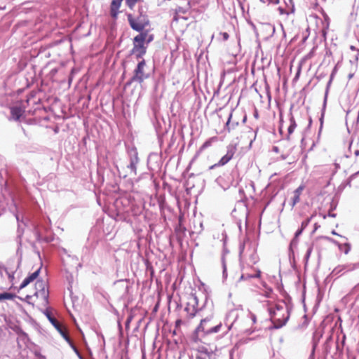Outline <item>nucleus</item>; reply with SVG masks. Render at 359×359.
Segmentation results:
<instances>
[{
    "label": "nucleus",
    "mask_w": 359,
    "mask_h": 359,
    "mask_svg": "<svg viewBox=\"0 0 359 359\" xmlns=\"http://www.w3.org/2000/svg\"><path fill=\"white\" fill-rule=\"evenodd\" d=\"M332 234L339 236L334 230L332 231Z\"/></svg>",
    "instance_id": "09e8293b"
},
{
    "label": "nucleus",
    "mask_w": 359,
    "mask_h": 359,
    "mask_svg": "<svg viewBox=\"0 0 359 359\" xmlns=\"http://www.w3.org/2000/svg\"><path fill=\"white\" fill-rule=\"evenodd\" d=\"M210 144V142L209 141H207L204 143L203 147H206Z\"/></svg>",
    "instance_id": "79ce46f5"
},
{
    "label": "nucleus",
    "mask_w": 359,
    "mask_h": 359,
    "mask_svg": "<svg viewBox=\"0 0 359 359\" xmlns=\"http://www.w3.org/2000/svg\"><path fill=\"white\" fill-rule=\"evenodd\" d=\"M282 158H283V159H285V158H286V156H282Z\"/></svg>",
    "instance_id": "6e6d98bb"
},
{
    "label": "nucleus",
    "mask_w": 359,
    "mask_h": 359,
    "mask_svg": "<svg viewBox=\"0 0 359 359\" xmlns=\"http://www.w3.org/2000/svg\"><path fill=\"white\" fill-rule=\"evenodd\" d=\"M323 115H324V114H323V113H322V114H321V118H320V122H321V125L323 124Z\"/></svg>",
    "instance_id": "49530a36"
},
{
    "label": "nucleus",
    "mask_w": 359,
    "mask_h": 359,
    "mask_svg": "<svg viewBox=\"0 0 359 359\" xmlns=\"http://www.w3.org/2000/svg\"><path fill=\"white\" fill-rule=\"evenodd\" d=\"M255 116L256 118H257V117H258V114H257V112H255Z\"/></svg>",
    "instance_id": "603ef678"
},
{
    "label": "nucleus",
    "mask_w": 359,
    "mask_h": 359,
    "mask_svg": "<svg viewBox=\"0 0 359 359\" xmlns=\"http://www.w3.org/2000/svg\"><path fill=\"white\" fill-rule=\"evenodd\" d=\"M299 200H300V196L294 194V196L292 197V207L294 206L297 203L299 202Z\"/></svg>",
    "instance_id": "bb28decb"
},
{
    "label": "nucleus",
    "mask_w": 359,
    "mask_h": 359,
    "mask_svg": "<svg viewBox=\"0 0 359 359\" xmlns=\"http://www.w3.org/2000/svg\"><path fill=\"white\" fill-rule=\"evenodd\" d=\"M318 228L317 224H315V230H316Z\"/></svg>",
    "instance_id": "5fc2aeb1"
},
{
    "label": "nucleus",
    "mask_w": 359,
    "mask_h": 359,
    "mask_svg": "<svg viewBox=\"0 0 359 359\" xmlns=\"http://www.w3.org/2000/svg\"><path fill=\"white\" fill-rule=\"evenodd\" d=\"M235 152H236V147L233 146H231V145L227 147L226 154L223 157L221 158V159L218 161V163L210 166V168L213 169L216 167L223 166V165H226L227 163H229L230 161V160H231Z\"/></svg>",
    "instance_id": "9d476101"
},
{
    "label": "nucleus",
    "mask_w": 359,
    "mask_h": 359,
    "mask_svg": "<svg viewBox=\"0 0 359 359\" xmlns=\"http://www.w3.org/2000/svg\"><path fill=\"white\" fill-rule=\"evenodd\" d=\"M290 116V126L287 128V139L289 140L290 135L294 132L295 128L297 127V123L295 122L294 118L290 112L289 114Z\"/></svg>",
    "instance_id": "a211bd4d"
},
{
    "label": "nucleus",
    "mask_w": 359,
    "mask_h": 359,
    "mask_svg": "<svg viewBox=\"0 0 359 359\" xmlns=\"http://www.w3.org/2000/svg\"><path fill=\"white\" fill-rule=\"evenodd\" d=\"M222 326V323L214 325L213 314L211 313L201 320V323L194 332L195 338L201 339L206 335L217 333L221 330Z\"/></svg>",
    "instance_id": "f257e3e1"
},
{
    "label": "nucleus",
    "mask_w": 359,
    "mask_h": 359,
    "mask_svg": "<svg viewBox=\"0 0 359 359\" xmlns=\"http://www.w3.org/2000/svg\"><path fill=\"white\" fill-rule=\"evenodd\" d=\"M69 345L73 348V350L77 353V355L80 357V358H81V355H80L77 348L74 346V344L72 343V341H71V343H69Z\"/></svg>",
    "instance_id": "7c9ffc66"
},
{
    "label": "nucleus",
    "mask_w": 359,
    "mask_h": 359,
    "mask_svg": "<svg viewBox=\"0 0 359 359\" xmlns=\"http://www.w3.org/2000/svg\"><path fill=\"white\" fill-rule=\"evenodd\" d=\"M313 250V245H310L306 250V255L304 256V262L306 264L308 263L309 259L311 255Z\"/></svg>",
    "instance_id": "393cba45"
},
{
    "label": "nucleus",
    "mask_w": 359,
    "mask_h": 359,
    "mask_svg": "<svg viewBox=\"0 0 359 359\" xmlns=\"http://www.w3.org/2000/svg\"><path fill=\"white\" fill-rule=\"evenodd\" d=\"M147 48L144 46H137L135 44H133V47L130 50L131 55H135L137 59L142 58V57L146 53Z\"/></svg>",
    "instance_id": "f8f14e48"
},
{
    "label": "nucleus",
    "mask_w": 359,
    "mask_h": 359,
    "mask_svg": "<svg viewBox=\"0 0 359 359\" xmlns=\"http://www.w3.org/2000/svg\"><path fill=\"white\" fill-rule=\"evenodd\" d=\"M222 268H223V278H226V276H227V273H226V262H225V259H224V257H223L222 259Z\"/></svg>",
    "instance_id": "a878e982"
},
{
    "label": "nucleus",
    "mask_w": 359,
    "mask_h": 359,
    "mask_svg": "<svg viewBox=\"0 0 359 359\" xmlns=\"http://www.w3.org/2000/svg\"><path fill=\"white\" fill-rule=\"evenodd\" d=\"M36 292L37 297H41L45 302L48 303V290L47 288V283L42 280H39L35 284Z\"/></svg>",
    "instance_id": "0eeeda50"
},
{
    "label": "nucleus",
    "mask_w": 359,
    "mask_h": 359,
    "mask_svg": "<svg viewBox=\"0 0 359 359\" xmlns=\"http://www.w3.org/2000/svg\"><path fill=\"white\" fill-rule=\"evenodd\" d=\"M24 113V110H22L19 107H14L11 109V114L13 119L15 121H18L22 116Z\"/></svg>",
    "instance_id": "2eb2a0df"
},
{
    "label": "nucleus",
    "mask_w": 359,
    "mask_h": 359,
    "mask_svg": "<svg viewBox=\"0 0 359 359\" xmlns=\"http://www.w3.org/2000/svg\"><path fill=\"white\" fill-rule=\"evenodd\" d=\"M41 268L38 269L34 273L29 274L27 277H26L22 283L20 284L18 290H22L27 287L31 282L34 280L39 276L40 273Z\"/></svg>",
    "instance_id": "9b49d317"
},
{
    "label": "nucleus",
    "mask_w": 359,
    "mask_h": 359,
    "mask_svg": "<svg viewBox=\"0 0 359 359\" xmlns=\"http://www.w3.org/2000/svg\"><path fill=\"white\" fill-rule=\"evenodd\" d=\"M329 241L333 242L334 244L337 245L339 246V248L340 250H342V247H343V245L339 243L337 241H334V239L332 238H327Z\"/></svg>",
    "instance_id": "473e14b6"
},
{
    "label": "nucleus",
    "mask_w": 359,
    "mask_h": 359,
    "mask_svg": "<svg viewBox=\"0 0 359 359\" xmlns=\"http://www.w3.org/2000/svg\"><path fill=\"white\" fill-rule=\"evenodd\" d=\"M140 32V33L138 35L134 37L133 44H135L137 46H144V42L147 36V31Z\"/></svg>",
    "instance_id": "ddd939ff"
},
{
    "label": "nucleus",
    "mask_w": 359,
    "mask_h": 359,
    "mask_svg": "<svg viewBox=\"0 0 359 359\" xmlns=\"http://www.w3.org/2000/svg\"><path fill=\"white\" fill-rule=\"evenodd\" d=\"M327 93H328V88H327V90L325 92V97H324V102H323V110L325 109L327 102Z\"/></svg>",
    "instance_id": "72a5a7b5"
},
{
    "label": "nucleus",
    "mask_w": 359,
    "mask_h": 359,
    "mask_svg": "<svg viewBox=\"0 0 359 359\" xmlns=\"http://www.w3.org/2000/svg\"><path fill=\"white\" fill-rule=\"evenodd\" d=\"M269 311L271 320L273 324V327L275 329H279V328L282 327L283 326H284L289 319V311L287 309L286 311L287 314L285 317H283V318L277 317L278 313L277 312H276L275 311H273L272 309H269Z\"/></svg>",
    "instance_id": "6e6552de"
},
{
    "label": "nucleus",
    "mask_w": 359,
    "mask_h": 359,
    "mask_svg": "<svg viewBox=\"0 0 359 359\" xmlns=\"http://www.w3.org/2000/svg\"><path fill=\"white\" fill-rule=\"evenodd\" d=\"M243 122H245V121H246V116H244V118H243Z\"/></svg>",
    "instance_id": "864d4df0"
},
{
    "label": "nucleus",
    "mask_w": 359,
    "mask_h": 359,
    "mask_svg": "<svg viewBox=\"0 0 359 359\" xmlns=\"http://www.w3.org/2000/svg\"><path fill=\"white\" fill-rule=\"evenodd\" d=\"M127 18L130 27L137 32H143L144 29L149 25L148 16L143 13L140 9V14L137 17H134L132 14H127Z\"/></svg>",
    "instance_id": "7ed1b4c3"
},
{
    "label": "nucleus",
    "mask_w": 359,
    "mask_h": 359,
    "mask_svg": "<svg viewBox=\"0 0 359 359\" xmlns=\"http://www.w3.org/2000/svg\"><path fill=\"white\" fill-rule=\"evenodd\" d=\"M304 230L302 229H298L296 232H295V234H294V237L296 238H298L302 233Z\"/></svg>",
    "instance_id": "4c0bfd02"
},
{
    "label": "nucleus",
    "mask_w": 359,
    "mask_h": 359,
    "mask_svg": "<svg viewBox=\"0 0 359 359\" xmlns=\"http://www.w3.org/2000/svg\"><path fill=\"white\" fill-rule=\"evenodd\" d=\"M225 326L226 327V330H225V332H228L229 330H231V328L233 326V323H231V324H228V323H226L225 324Z\"/></svg>",
    "instance_id": "58836bf2"
},
{
    "label": "nucleus",
    "mask_w": 359,
    "mask_h": 359,
    "mask_svg": "<svg viewBox=\"0 0 359 359\" xmlns=\"http://www.w3.org/2000/svg\"><path fill=\"white\" fill-rule=\"evenodd\" d=\"M45 316L47 317L50 323L54 326L56 330H59V328L62 326V325L55 318L51 313L48 310H46L44 311Z\"/></svg>",
    "instance_id": "4468645a"
},
{
    "label": "nucleus",
    "mask_w": 359,
    "mask_h": 359,
    "mask_svg": "<svg viewBox=\"0 0 359 359\" xmlns=\"http://www.w3.org/2000/svg\"><path fill=\"white\" fill-rule=\"evenodd\" d=\"M358 50V52L359 53V50Z\"/></svg>",
    "instance_id": "bf43d9fd"
},
{
    "label": "nucleus",
    "mask_w": 359,
    "mask_h": 359,
    "mask_svg": "<svg viewBox=\"0 0 359 359\" xmlns=\"http://www.w3.org/2000/svg\"><path fill=\"white\" fill-rule=\"evenodd\" d=\"M344 253L348 254L351 250L350 245L348 243H346L344 245Z\"/></svg>",
    "instance_id": "2f4dec72"
},
{
    "label": "nucleus",
    "mask_w": 359,
    "mask_h": 359,
    "mask_svg": "<svg viewBox=\"0 0 359 359\" xmlns=\"http://www.w3.org/2000/svg\"><path fill=\"white\" fill-rule=\"evenodd\" d=\"M209 356L206 354H200L196 355V359H208Z\"/></svg>",
    "instance_id": "c9c22d12"
},
{
    "label": "nucleus",
    "mask_w": 359,
    "mask_h": 359,
    "mask_svg": "<svg viewBox=\"0 0 359 359\" xmlns=\"http://www.w3.org/2000/svg\"><path fill=\"white\" fill-rule=\"evenodd\" d=\"M16 253L18 255H19L16 266H12V264L15 262V258H11L8 262V266L4 267V272L8 276V278L11 282H12L14 280L15 273L19 269L22 261V253L20 252V248H18Z\"/></svg>",
    "instance_id": "20e7f679"
},
{
    "label": "nucleus",
    "mask_w": 359,
    "mask_h": 359,
    "mask_svg": "<svg viewBox=\"0 0 359 359\" xmlns=\"http://www.w3.org/2000/svg\"><path fill=\"white\" fill-rule=\"evenodd\" d=\"M335 215H336L335 214H329V216L332 217H335Z\"/></svg>",
    "instance_id": "3c124183"
},
{
    "label": "nucleus",
    "mask_w": 359,
    "mask_h": 359,
    "mask_svg": "<svg viewBox=\"0 0 359 359\" xmlns=\"http://www.w3.org/2000/svg\"><path fill=\"white\" fill-rule=\"evenodd\" d=\"M4 271V269H1V273L2 274H3Z\"/></svg>",
    "instance_id": "13d9d810"
},
{
    "label": "nucleus",
    "mask_w": 359,
    "mask_h": 359,
    "mask_svg": "<svg viewBox=\"0 0 359 359\" xmlns=\"http://www.w3.org/2000/svg\"><path fill=\"white\" fill-rule=\"evenodd\" d=\"M41 359H44V358H41Z\"/></svg>",
    "instance_id": "052dcab7"
},
{
    "label": "nucleus",
    "mask_w": 359,
    "mask_h": 359,
    "mask_svg": "<svg viewBox=\"0 0 359 359\" xmlns=\"http://www.w3.org/2000/svg\"><path fill=\"white\" fill-rule=\"evenodd\" d=\"M359 269V262L349 263L346 264L338 265L331 272L332 276H339L346 272H350Z\"/></svg>",
    "instance_id": "423d86ee"
},
{
    "label": "nucleus",
    "mask_w": 359,
    "mask_h": 359,
    "mask_svg": "<svg viewBox=\"0 0 359 359\" xmlns=\"http://www.w3.org/2000/svg\"><path fill=\"white\" fill-rule=\"evenodd\" d=\"M110 13L112 18H116L118 13V10H115L110 8Z\"/></svg>",
    "instance_id": "c85d7f7f"
},
{
    "label": "nucleus",
    "mask_w": 359,
    "mask_h": 359,
    "mask_svg": "<svg viewBox=\"0 0 359 359\" xmlns=\"http://www.w3.org/2000/svg\"><path fill=\"white\" fill-rule=\"evenodd\" d=\"M154 37H153V35H149L147 36V39H146V41H147V43H149V42H151L152 40H153Z\"/></svg>",
    "instance_id": "ea45409f"
},
{
    "label": "nucleus",
    "mask_w": 359,
    "mask_h": 359,
    "mask_svg": "<svg viewBox=\"0 0 359 359\" xmlns=\"http://www.w3.org/2000/svg\"><path fill=\"white\" fill-rule=\"evenodd\" d=\"M273 292V290L271 287H265V290L261 292V294L266 298H270Z\"/></svg>",
    "instance_id": "b1692460"
},
{
    "label": "nucleus",
    "mask_w": 359,
    "mask_h": 359,
    "mask_svg": "<svg viewBox=\"0 0 359 359\" xmlns=\"http://www.w3.org/2000/svg\"><path fill=\"white\" fill-rule=\"evenodd\" d=\"M350 48L352 50H356V48L355 46H351Z\"/></svg>",
    "instance_id": "de8ad7c7"
},
{
    "label": "nucleus",
    "mask_w": 359,
    "mask_h": 359,
    "mask_svg": "<svg viewBox=\"0 0 359 359\" xmlns=\"http://www.w3.org/2000/svg\"><path fill=\"white\" fill-rule=\"evenodd\" d=\"M261 275V271L259 270H256V273L255 274L250 273H243L240 278L241 280H246L252 278H259Z\"/></svg>",
    "instance_id": "6ab92c4d"
},
{
    "label": "nucleus",
    "mask_w": 359,
    "mask_h": 359,
    "mask_svg": "<svg viewBox=\"0 0 359 359\" xmlns=\"http://www.w3.org/2000/svg\"><path fill=\"white\" fill-rule=\"evenodd\" d=\"M252 320L253 323L256 322V316L254 314H252Z\"/></svg>",
    "instance_id": "37998d69"
},
{
    "label": "nucleus",
    "mask_w": 359,
    "mask_h": 359,
    "mask_svg": "<svg viewBox=\"0 0 359 359\" xmlns=\"http://www.w3.org/2000/svg\"><path fill=\"white\" fill-rule=\"evenodd\" d=\"M63 251L65 253H67V250L65 249H63Z\"/></svg>",
    "instance_id": "4d7b16f0"
},
{
    "label": "nucleus",
    "mask_w": 359,
    "mask_h": 359,
    "mask_svg": "<svg viewBox=\"0 0 359 359\" xmlns=\"http://www.w3.org/2000/svg\"><path fill=\"white\" fill-rule=\"evenodd\" d=\"M311 217L310 218H307L306 219H305L304 221H303L302 222V224H301V229H302L303 230H304V229L309 225L310 221H311Z\"/></svg>",
    "instance_id": "cd10ccee"
},
{
    "label": "nucleus",
    "mask_w": 359,
    "mask_h": 359,
    "mask_svg": "<svg viewBox=\"0 0 359 359\" xmlns=\"http://www.w3.org/2000/svg\"><path fill=\"white\" fill-rule=\"evenodd\" d=\"M15 218L18 222V230H17L18 237H19L20 238L23 234V229L21 228L20 222L23 223V222L20 221V217H19L18 214H15Z\"/></svg>",
    "instance_id": "4be33fe9"
},
{
    "label": "nucleus",
    "mask_w": 359,
    "mask_h": 359,
    "mask_svg": "<svg viewBox=\"0 0 359 359\" xmlns=\"http://www.w3.org/2000/svg\"><path fill=\"white\" fill-rule=\"evenodd\" d=\"M298 238H296V237H294L293 239L290 242V248L293 245H297V243H298V240H297Z\"/></svg>",
    "instance_id": "f704fd0d"
},
{
    "label": "nucleus",
    "mask_w": 359,
    "mask_h": 359,
    "mask_svg": "<svg viewBox=\"0 0 359 359\" xmlns=\"http://www.w3.org/2000/svg\"><path fill=\"white\" fill-rule=\"evenodd\" d=\"M146 63L145 60L143 59L140 61L134 70V75L131 79L132 81H135L138 83H142L145 79L147 78V76H145L144 74V67H145Z\"/></svg>",
    "instance_id": "1a4fd4ad"
},
{
    "label": "nucleus",
    "mask_w": 359,
    "mask_h": 359,
    "mask_svg": "<svg viewBox=\"0 0 359 359\" xmlns=\"http://www.w3.org/2000/svg\"><path fill=\"white\" fill-rule=\"evenodd\" d=\"M4 266H1V265L0 264V276H2V273H1V269H4Z\"/></svg>",
    "instance_id": "a18cd8bd"
},
{
    "label": "nucleus",
    "mask_w": 359,
    "mask_h": 359,
    "mask_svg": "<svg viewBox=\"0 0 359 359\" xmlns=\"http://www.w3.org/2000/svg\"><path fill=\"white\" fill-rule=\"evenodd\" d=\"M219 34L222 36L223 41H227L229 38V35L227 32H220Z\"/></svg>",
    "instance_id": "c756f323"
},
{
    "label": "nucleus",
    "mask_w": 359,
    "mask_h": 359,
    "mask_svg": "<svg viewBox=\"0 0 359 359\" xmlns=\"http://www.w3.org/2000/svg\"><path fill=\"white\" fill-rule=\"evenodd\" d=\"M303 189V187H299L294 192V194H297L299 196H300L301 194V192Z\"/></svg>",
    "instance_id": "e433bc0d"
},
{
    "label": "nucleus",
    "mask_w": 359,
    "mask_h": 359,
    "mask_svg": "<svg viewBox=\"0 0 359 359\" xmlns=\"http://www.w3.org/2000/svg\"><path fill=\"white\" fill-rule=\"evenodd\" d=\"M276 309L277 311H280V310L283 309V306H281L280 305H276Z\"/></svg>",
    "instance_id": "a19ab883"
},
{
    "label": "nucleus",
    "mask_w": 359,
    "mask_h": 359,
    "mask_svg": "<svg viewBox=\"0 0 359 359\" xmlns=\"http://www.w3.org/2000/svg\"><path fill=\"white\" fill-rule=\"evenodd\" d=\"M354 154L356 156H359V150L358 149L355 150V152H354Z\"/></svg>",
    "instance_id": "c03bdc74"
},
{
    "label": "nucleus",
    "mask_w": 359,
    "mask_h": 359,
    "mask_svg": "<svg viewBox=\"0 0 359 359\" xmlns=\"http://www.w3.org/2000/svg\"><path fill=\"white\" fill-rule=\"evenodd\" d=\"M193 301H194V304L192 305V308H191V310L190 309V308L189 307V304L190 303H188L187 304V306L185 307V311H187V313L190 315V317L191 318H193L195 316L196 312H197V310L195 308V305H197L198 304V298L194 296L193 297Z\"/></svg>",
    "instance_id": "dca6fc26"
},
{
    "label": "nucleus",
    "mask_w": 359,
    "mask_h": 359,
    "mask_svg": "<svg viewBox=\"0 0 359 359\" xmlns=\"http://www.w3.org/2000/svg\"><path fill=\"white\" fill-rule=\"evenodd\" d=\"M273 150H274L275 151H278V147H273Z\"/></svg>",
    "instance_id": "8fccbe9b"
},
{
    "label": "nucleus",
    "mask_w": 359,
    "mask_h": 359,
    "mask_svg": "<svg viewBox=\"0 0 359 359\" xmlns=\"http://www.w3.org/2000/svg\"><path fill=\"white\" fill-rule=\"evenodd\" d=\"M58 332L61 334V336L65 339L66 341H67L69 344L71 343V339L65 331V330L63 328L62 326H61L59 330H57Z\"/></svg>",
    "instance_id": "412c9836"
},
{
    "label": "nucleus",
    "mask_w": 359,
    "mask_h": 359,
    "mask_svg": "<svg viewBox=\"0 0 359 359\" xmlns=\"http://www.w3.org/2000/svg\"><path fill=\"white\" fill-rule=\"evenodd\" d=\"M130 157V163L127 165L128 174L124 175L123 177H126L128 175H136L137 174V165L139 163L138 154L136 149H132L128 152Z\"/></svg>",
    "instance_id": "39448f33"
},
{
    "label": "nucleus",
    "mask_w": 359,
    "mask_h": 359,
    "mask_svg": "<svg viewBox=\"0 0 359 359\" xmlns=\"http://www.w3.org/2000/svg\"><path fill=\"white\" fill-rule=\"evenodd\" d=\"M245 243H243L239 247V257L240 261L242 263L243 261L246 262L248 266H252L259 261V257L257 254L255 247L251 243L249 245L248 250L245 249Z\"/></svg>",
    "instance_id": "f03ea898"
},
{
    "label": "nucleus",
    "mask_w": 359,
    "mask_h": 359,
    "mask_svg": "<svg viewBox=\"0 0 359 359\" xmlns=\"http://www.w3.org/2000/svg\"><path fill=\"white\" fill-rule=\"evenodd\" d=\"M122 0H112L110 8L115 10H118L121 5Z\"/></svg>",
    "instance_id": "5701e85b"
},
{
    "label": "nucleus",
    "mask_w": 359,
    "mask_h": 359,
    "mask_svg": "<svg viewBox=\"0 0 359 359\" xmlns=\"http://www.w3.org/2000/svg\"><path fill=\"white\" fill-rule=\"evenodd\" d=\"M231 118H232V113H231L229 114V116L228 120L225 124V128H224V129L226 130H227L229 133H230L231 130L235 129L238 125V121H231Z\"/></svg>",
    "instance_id": "f3484780"
},
{
    "label": "nucleus",
    "mask_w": 359,
    "mask_h": 359,
    "mask_svg": "<svg viewBox=\"0 0 359 359\" xmlns=\"http://www.w3.org/2000/svg\"><path fill=\"white\" fill-rule=\"evenodd\" d=\"M16 297L15 294H12L10 292H4L3 293H0V302L5 299H14Z\"/></svg>",
    "instance_id": "aec40b11"
}]
</instances>
